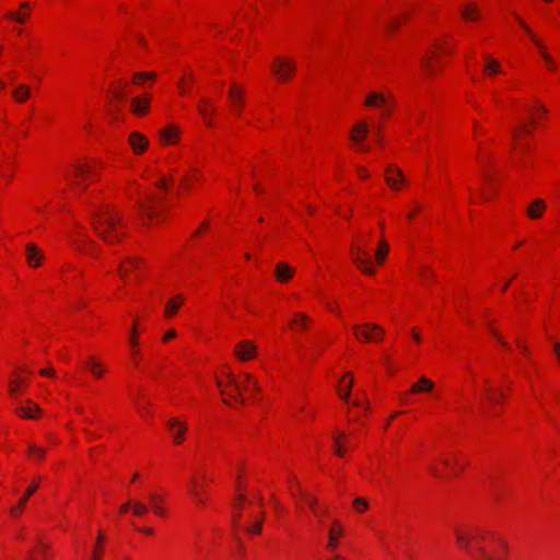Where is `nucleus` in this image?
Segmentation results:
<instances>
[{"instance_id":"1","label":"nucleus","mask_w":560,"mask_h":560,"mask_svg":"<svg viewBox=\"0 0 560 560\" xmlns=\"http://www.w3.org/2000/svg\"><path fill=\"white\" fill-rule=\"evenodd\" d=\"M91 221L96 235L109 245L118 243L124 236V218L109 206L93 210Z\"/></svg>"},{"instance_id":"2","label":"nucleus","mask_w":560,"mask_h":560,"mask_svg":"<svg viewBox=\"0 0 560 560\" xmlns=\"http://www.w3.org/2000/svg\"><path fill=\"white\" fill-rule=\"evenodd\" d=\"M30 385V380L21 374H16L15 377L9 383V392L12 397L18 400L15 413L24 419H33V410L31 407L32 400L26 399L25 404L20 400V397L25 393L26 387Z\"/></svg>"},{"instance_id":"3","label":"nucleus","mask_w":560,"mask_h":560,"mask_svg":"<svg viewBox=\"0 0 560 560\" xmlns=\"http://www.w3.org/2000/svg\"><path fill=\"white\" fill-rule=\"evenodd\" d=\"M271 69L279 81L285 82L291 79L292 74L295 72V62L288 59L277 58Z\"/></svg>"},{"instance_id":"4","label":"nucleus","mask_w":560,"mask_h":560,"mask_svg":"<svg viewBox=\"0 0 560 560\" xmlns=\"http://www.w3.org/2000/svg\"><path fill=\"white\" fill-rule=\"evenodd\" d=\"M352 258L354 264L366 275H373L375 269L372 267L371 259L361 246L353 248Z\"/></svg>"},{"instance_id":"5","label":"nucleus","mask_w":560,"mask_h":560,"mask_svg":"<svg viewBox=\"0 0 560 560\" xmlns=\"http://www.w3.org/2000/svg\"><path fill=\"white\" fill-rule=\"evenodd\" d=\"M385 180L393 189L396 190L399 189L400 185L406 183L402 172L394 165H389L386 168Z\"/></svg>"},{"instance_id":"6","label":"nucleus","mask_w":560,"mask_h":560,"mask_svg":"<svg viewBox=\"0 0 560 560\" xmlns=\"http://www.w3.org/2000/svg\"><path fill=\"white\" fill-rule=\"evenodd\" d=\"M167 428L173 435L174 443L180 444L187 431V425L184 422H179L176 418H171L167 421Z\"/></svg>"},{"instance_id":"7","label":"nucleus","mask_w":560,"mask_h":560,"mask_svg":"<svg viewBox=\"0 0 560 560\" xmlns=\"http://www.w3.org/2000/svg\"><path fill=\"white\" fill-rule=\"evenodd\" d=\"M217 384L220 387L222 395H229L230 397L238 399L241 402H244V398L242 397V389H249V383L246 382L244 383V386H242L232 374L229 375V386L234 388L235 395L226 393V390L222 388L221 381H218Z\"/></svg>"},{"instance_id":"8","label":"nucleus","mask_w":560,"mask_h":560,"mask_svg":"<svg viewBox=\"0 0 560 560\" xmlns=\"http://www.w3.org/2000/svg\"><path fill=\"white\" fill-rule=\"evenodd\" d=\"M235 355L242 361L250 360L256 355V347L252 341H242L235 347Z\"/></svg>"},{"instance_id":"9","label":"nucleus","mask_w":560,"mask_h":560,"mask_svg":"<svg viewBox=\"0 0 560 560\" xmlns=\"http://www.w3.org/2000/svg\"><path fill=\"white\" fill-rule=\"evenodd\" d=\"M229 98L235 113L238 115L244 105V90L233 84L229 90Z\"/></svg>"},{"instance_id":"10","label":"nucleus","mask_w":560,"mask_h":560,"mask_svg":"<svg viewBox=\"0 0 560 560\" xmlns=\"http://www.w3.org/2000/svg\"><path fill=\"white\" fill-rule=\"evenodd\" d=\"M129 144L136 154H141L147 150L149 141L144 135L136 131L130 133Z\"/></svg>"},{"instance_id":"11","label":"nucleus","mask_w":560,"mask_h":560,"mask_svg":"<svg viewBox=\"0 0 560 560\" xmlns=\"http://www.w3.org/2000/svg\"><path fill=\"white\" fill-rule=\"evenodd\" d=\"M342 533H343V528H342L341 523L339 521L335 520L328 529V544H327L328 549L334 550L337 548L338 537L341 536Z\"/></svg>"},{"instance_id":"12","label":"nucleus","mask_w":560,"mask_h":560,"mask_svg":"<svg viewBox=\"0 0 560 560\" xmlns=\"http://www.w3.org/2000/svg\"><path fill=\"white\" fill-rule=\"evenodd\" d=\"M150 107V97H135L131 101V112L138 116H142L148 113Z\"/></svg>"},{"instance_id":"13","label":"nucleus","mask_w":560,"mask_h":560,"mask_svg":"<svg viewBox=\"0 0 560 560\" xmlns=\"http://www.w3.org/2000/svg\"><path fill=\"white\" fill-rule=\"evenodd\" d=\"M140 268V261L137 258H128L126 262L118 266V272L124 281L128 280V273L138 270Z\"/></svg>"},{"instance_id":"14","label":"nucleus","mask_w":560,"mask_h":560,"mask_svg":"<svg viewBox=\"0 0 560 560\" xmlns=\"http://www.w3.org/2000/svg\"><path fill=\"white\" fill-rule=\"evenodd\" d=\"M294 270L293 268L288 265L287 262H279L276 266L275 276L278 281L280 282H287L293 277Z\"/></svg>"},{"instance_id":"15","label":"nucleus","mask_w":560,"mask_h":560,"mask_svg":"<svg viewBox=\"0 0 560 560\" xmlns=\"http://www.w3.org/2000/svg\"><path fill=\"white\" fill-rule=\"evenodd\" d=\"M518 21H520L521 25L525 28V31L528 33V35L530 37H533L536 46L540 49L542 58H544L545 62L547 63V66L552 70L556 69V62L553 61L551 56L545 51V47L541 45V43L534 37L532 31L528 28V26L522 20H518Z\"/></svg>"},{"instance_id":"16","label":"nucleus","mask_w":560,"mask_h":560,"mask_svg":"<svg viewBox=\"0 0 560 560\" xmlns=\"http://www.w3.org/2000/svg\"><path fill=\"white\" fill-rule=\"evenodd\" d=\"M434 388V383L429 380L428 377H420L419 381L413 384L410 388V393L418 394V393H431Z\"/></svg>"},{"instance_id":"17","label":"nucleus","mask_w":560,"mask_h":560,"mask_svg":"<svg viewBox=\"0 0 560 560\" xmlns=\"http://www.w3.org/2000/svg\"><path fill=\"white\" fill-rule=\"evenodd\" d=\"M368 323L363 325H354L353 326V332L358 340H364V341H374L373 332L374 330L368 329L366 326Z\"/></svg>"},{"instance_id":"18","label":"nucleus","mask_w":560,"mask_h":560,"mask_svg":"<svg viewBox=\"0 0 560 560\" xmlns=\"http://www.w3.org/2000/svg\"><path fill=\"white\" fill-rule=\"evenodd\" d=\"M387 98L378 92H371L366 100L365 105L370 107H383L386 105Z\"/></svg>"},{"instance_id":"19","label":"nucleus","mask_w":560,"mask_h":560,"mask_svg":"<svg viewBox=\"0 0 560 560\" xmlns=\"http://www.w3.org/2000/svg\"><path fill=\"white\" fill-rule=\"evenodd\" d=\"M33 493H35V483H32L28 487L25 495L19 501L18 505L11 508L10 513H11L12 516L16 517V516H19L22 513L23 508L25 506L28 497H31Z\"/></svg>"},{"instance_id":"20","label":"nucleus","mask_w":560,"mask_h":560,"mask_svg":"<svg viewBox=\"0 0 560 560\" xmlns=\"http://www.w3.org/2000/svg\"><path fill=\"white\" fill-rule=\"evenodd\" d=\"M546 208V203L541 199H536L533 201L527 209V214L532 219H538L542 214V211Z\"/></svg>"},{"instance_id":"21","label":"nucleus","mask_w":560,"mask_h":560,"mask_svg":"<svg viewBox=\"0 0 560 560\" xmlns=\"http://www.w3.org/2000/svg\"><path fill=\"white\" fill-rule=\"evenodd\" d=\"M184 298L182 295H176L171 299L165 305V316L173 317L178 311L179 306L183 304Z\"/></svg>"},{"instance_id":"22","label":"nucleus","mask_w":560,"mask_h":560,"mask_svg":"<svg viewBox=\"0 0 560 560\" xmlns=\"http://www.w3.org/2000/svg\"><path fill=\"white\" fill-rule=\"evenodd\" d=\"M178 135L179 130L174 126H168L160 131V137L165 144L175 142Z\"/></svg>"},{"instance_id":"23","label":"nucleus","mask_w":560,"mask_h":560,"mask_svg":"<svg viewBox=\"0 0 560 560\" xmlns=\"http://www.w3.org/2000/svg\"><path fill=\"white\" fill-rule=\"evenodd\" d=\"M462 16L466 21L478 20L480 16V11L475 3H468L464 7Z\"/></svg>"},{"instance_id":"24","label":"nucleus","mask_w":560,"mask_h":560,"mask_svg":"<svg viewBox=\"0 0 560 560\" xmlns=\"http://www.w3.org/2000/svg\"><path fill=\"white\" fill-rule=\"evenodd\" d=\"M369 131V127L365 122H360L353 127V135L351 139L355 142L362 141L365 139Z\"/></svg>"},{"instance_id":"25","label":"nucleus","mask_w":560,"mask_h":560,"mask_svg":"<svg viewBox=\"0 0 560 560\" xmlns=\"http://www.w3.org/2000/svg\"><path fill=\"white\" fill-rule=\"evenodd\" d=\"M131 512L135 516H144L149 512V505L138 500H131Z\"/></svg>"},{"instance_id":"26","label":"nucleus","mask_w":560,"mask_h":560,"mask_svg":"<svg viewBox=\"0 0 560 560\" xmlns=\"http://www.w3.org/2000/svg\"><path fill=\"white\" fill-rule=\"evenodd\" d=\"M150 500V506L152 508L153 512L159 516H164L165 512L162 505V498L158 494H151L149 497Z\"/></svg>"},{"instance_id":"27","label":"nucleus","mask_w":560,"mask_h":560,"mask_svg":"<svg viewBox=\"0 0 560 560\" xmlns=\"http://www.w3.org/2000/svg\"><path fill=\"white\" fill-rule=\"evenodd\" d=\"M264 512L260 513L259 518H254L252 524L245 525L243 528L248 534H260L262 528Z\"/></svg>"},{"instance_id":"28","label":"nucleus","mask_w":560,"mask_h":560,"mask_svg":"<svg viewBox=\"0 0 560 560\" xmlns=\"http://www.w3.org/2000/svg\"><path fill=\"white\" fill-rule=\"evenodd\" d=\"M455 535L458 547L464 550H469L471 537L459 529L455 530Z\"/></svg>"},{"instance_id":"29","label":"nucleus","mask_w":560,"mask_h":560,"mask_svg":"<svg viewBox=\"0 0 560 560\" xmlns=\"http://www.w3.org/2000/svg\"><path fill=\"white\" fill-rule=\"evenodd\" d=\"M388 244L385 241L380 242L378 248L375 253V258L378 264H382L388 254Z\"/></svg>"},{"instance_id":"30","label":"nucleus","mask_w":560,"mask_h":560,"mask_svg":"<svg viewBox=\"0 0 560 560\" xmlns=\"http://www.w3.org/2000/svg\"><path fill=\"white\" fill-rule=\"evenodd\" d=\"M156 78L154 72H137L133 75V83L143 85L145 80H153Z\"/></svg>"},{"instance_id":"31","label":"nucleus","mask_w":560,"mask_h":560,"mask_svg":"<svg viewBox=\"0 0 560 560\" xmlns=\"http://www.w3.org/2000/svg\"><path fill=\"white\" fill-rule=\"evenodd\" d=\"M308 322H310V318L305 314L298 313L294 315V318L291 322V325L300 327L301 329H306Z\"/></svg>"},{"instance_id":"32","label":"nucleus","mask_w":560,"mask_h":560,"mask_svg":"<svg viewBox=\"0 0 560 560\" xmlns=\"http://www.w3.org/2000/svg\"><path fill=\"white\" fill-rule=\"evenodd\" d=\"M30 89L25 85H20L13 91V96L18 102H24L30 96Z\"/></svg>"},{"instance_id":"33","label":"nucleus","mask_w":560,"mask_h":560,"mask_svg":"<svg viewBox=\"0 0 560 560\" xmlns=\"http://www.w3.org/2000/svg\"><path fill=\"white\" fill-rule=\"evenodd\" d=\"M485 58L487 60L485 71L490 75L498 73L500 71L499 62L494 59H490L488 56H486Z\"/></svg>"},{"instance_id":"34","label":"nucleus","mask_w":560,"mask_h":560,"mask_svg":"<svg viewBox=\"0 0 560 560\" xmlns=\"http://www.w3.org/2000/svg\"><path fill=\"white\" fill-rule=\"evenodd\" d=\"M86 365L88 368L91 370V372L93 373V375H95L96 377H101L103 372H104V369L102 368V365L100 363H97L93 358H90L86 362Z\"/></svg>"},{"instance_id":"35","label":"nucleus","mask_w":560,"mask_h":560,"mask_svg":"<svg viewBox=\"0 0 560 560\" xmlns=\"http://www.w3.org/2000/svg\"><path fill=\"white\" fill-rule=\"evenodd\" d=\"M189 492L192 494L194 499L200 503L203 504V499L201 497V492L198 491V482L195 478L190 479V488Z\"/></svg>"},{"instance_id":"36","label":"nucleus","mask_w":560,"mask_h":560,"mask_svg":"<svg viewBox=\"0 0 560 560\" xmlns=\"http://www.w3.org/2000/svg\"><path fill=\"white\" fill-rule=\"evenodd\" d=\"M365 327L368 329L374 330V332H373L374 341H380L383 338L384 330L382 329L381 326L373 324V323H368Z\"/></svg>"},{"instance_id":"37","label":"nucleus","mask_w":560,"mask_h":560,"mask_svg":"<svg viewBox=\"0 0 560 560\" xmlns=\"http://www.w3.org/2000/svg\"><path fill=\"white\" fill-rule=\"evenodd\" d=\"M303 499L305 500L310 509L313 511V513L317 514V498L310 493H303Z\"/></svg>"},{"instance_id":"38","label":"nucleus","mask_w":560,"mask_h":560,"mask_svg":"<svg viewBox=\"0 0 560 560\" xmlns=\"http://www.w3.org/2000/svg\"><path fill=\"white\" fill-rule=\"evenodd\" d=\"M353 508L357 512L362 513L369 509V502L363 498H355L353 500Z\"/></svg>"},{"instance_id":"39","label":"nucleus","mask_w":560,"mask_h":560,"mask_svg":"<svg viewBox=\"0 0 560 560\" xmlns=\"http://www.w3.org/2000/svg\"><path fill=\"white\" fill-rule=\"evenodd\" d=\"M85 173H93V168L92 166L90 165H86V166H81V165H78L74 167V177L75 178H82L84 176Z\"/></svg>"},{"instance_id":"40","label":"nucleus","mask_w":560,"mask_h":560,"mask_svg":"<svg viewBox=\"0 0 560 560\" xmlns=\"http://www.w3.org/2000/svg\"><path fill=\"white\" fill-rule=\"evenodd\" d=\"M490 332L495 337L504 348H509V343L502 338L498 330L492 327V322L487 323Z\"/></svg>"},{"instance_id":"41","label":"nucleus","mask_w":560,"mask_h":560,"mask_svg":"<svg viewBox=\"0 0 560 560\" xmlns=\"http://www.w3.org/2000/svg\"><path fill=\"white\" fill-rule=\"evenodd\" d=\"M343 434H339L334 439L335 452L337 455L342 456L345 453V447L341 445L340 439L343 438Z\"/></svg>"},{"instance_id":"42","label":"nucleus","mask_w":560,"mask_h":560,"mask_svg":"<svg viewBox=\"0 0 560 560\" xmlns=\"http://www.w3.org/2000/svg\"><path fill=\"white\" fill-rule=\"evenodd\" d=\"M235 512L232 515V525L234 527L240 526V517L243 506L240 508V504H234Z\"/></svg>"},{"instance_id":"43","label":"nucleus","mask_w":560,"mask_h":560,"mask_svg":"<svg viewBox=\"0 0 560 560\" xmlns=\"http://www.w3.org/2000/svg\"><path fill=\"white\" fill-rule=\"evenodd\" d=\"M245 382L249 383V389H253L255 392H259L260 387L257 383V381L249 374L244 375Z\"/></svg>"},{"instance_id":"44","label":"nucleus","mask_w":560,"mask_h":560,"mask_svg":"<svg viewBox=\"0 0 560 560\" xmlns=\"http://www.w3.org/2000/svg\"><path fill=\"white\" fill-rule=\"evenodd\" d=\"M345 384V393H342L341 390H339V395L340 397L343 399V400H348L349 397H350V392H351V388H352V380H350L349 382L347 383H343Z\"/></svg>"},{"instance_id":"45","label":"nucleus","mask_w":560,"mask_h":560,"mask_svg":"<svg viewBox=\"0 0 560 560\" xmlns=\"http://www.w3.org/2000/svg\"><path fill=\"white\" fill-rule=\"evenodd\" d=\"M327 514H328V508L322 506V508H317V514H314V515L318 518L319 523H323V517Z\"/></svg>"},{"instance_id":"46","label":"nucleus","mask_w":560,"mask_h":560,"mask_svg":"<svg viewBox=\"0 0 560 560\" xmlns=\"http://www.w3.org/2000/svg\"><path fill=\"white\" fill-rule=\"evenodd\" d=\"M27 258L31 266H33V259L35 258V245L30 244L27 246Z\"/></svg>"},{"instance_id":"47","label":"nucleus","mask_w":560,"mask_h":560,"mask_svg":"<svg viewBox=\"0 0 560 560\" xmlns=\"http://www.w3.org/2000/svg\"><path fill=\"white\" fill-rule=\"evenodd\" d=\"M139 206L147 212V214L150 219H152L156 215V212L152 208L144 207L141 202H139Z\"/></svg>"},{"instance_id":"48","label":"nucleus","mask_w":560,"mask_h":560,"mask_svg":"<svg viewBox=\"0 0 560 560\" xmlns=\"http://www.w3.org/2000/svg\"><path fill=\"white\" fill-rule=\"evenodd\" d=\"M103 540H104V535L102 534V532H100L98 536H97V540H96L95 552H98V553L102 552V548L100 547V545L103 542Z\"/></svg>"},{"instance_id":"49","label":"nucleus","mask_w":560,"mask_h":560,"mask_svg":"<svg viewBox=\"0 0 560 560\" xmlns=\"http://www.w3.org/2000/svg\"><path fill=\"white\" fill-rule=\"evenodd\" d=\"M27 14L22 13V11L18 13H11L10 16L15 19L18 22L22 23Z\"/></svg>"},{"instance_id":"50","label":"nucleus","mask_w":560,"mask_h":560,"mask_svg":"<svg viewBox=\"0 0 560 560\" xmlns=\"http://www.w3.org/2000/svg\"><path fill=\"white\" fill-rule=\"evenodd\" d=\"M206 103H207L206 100L201 101V105L199 106V113L207 119L209 110L205 106Z\"/></svg>"},{"instance_id":"51","label":"nucleus","mask_w":560,"mask_h":560,"mask_svg":"<svg viewBox=\"0 0 560 560\" xmlns=\"http://www.w3.org/2000/svg\"><path fill=\"white\" fill-rule=\"evenodd\" d=\"M114 97L118 101H122L125 98V92L121 89L114 91Z\"/></svg>"},{"instance_id":"52","label":"nucleus","mask_w":560,"mask_h":560,"mask_svg":"<svg viewBox=\"0 0 560 560\" xmlns=\"http://www.w3.org/2000/svg\"><path fill=\"white\" fill-rule=\"evenodd\" d=\"M175 337H176V331L172 329V330H168V331L164 335L163 340H164V341H167V340L173 339V338H175Z\"/></svg>"},{"instance_id":"53","label":"nucleus","mask_w":560,"mask_h":560,"mask_svg":"<svg viewBox=\"0 0 560 560\" xmlns=\"http://www.w3.org/2000/svg\"><path fill=\"white\" fill-rule=\"evenodd\" d=\"M37 373L43 376H51V375H54V370L52 369H43V370L38 371Z\"/></svg>"},{"instance_id":"54","label":"nucleus","mask_w":560,"mask_h":560,"mask_svg":"<svg viewBox=\"0 0 560 560\" xmlns=\"http://www.w3.org/2000/svg\"><path fill=\"white\" fill-rule=\"evenodd\" d=\"M129 510H131V500H130V501H127L126 503H124V504L120 506V512H121V513H126V512H128Z\"/></svg>"},{"instance_id":"55","label":"nucleus","mask_w":560,"mask_h":560,"mask_svg":"<svg viewBox=\"0 0 560 560\" xmlns=\"http://www.w3.org/2000/svg\"><path fill=\"white\" fill-rule=\"evenodd\" d=\"M236 501H237V502H236L235 504H240V508H241V506H243V504L245 503L246 498H245V495H244L243 493H241V494H238V495L236 497Z\"/></svg>"},{"instance_id":"56","label":"nucleus","mask_w":560,"mask_h":560,"mask_svg":"<svg viewBox=\"0 0 560 560\" xmlns=\"http://www.w3.org/2000/svg\"><path fill=\"white\" fill-rule=\"evenodd\" d=\"M70 185L81 190L85 188L84 186L81 185L80 180L77 179L70 180Z\"/></svg>"},{"instance_id":"57","label":"nucleus","mask_w":560,"mask_h":560,"mask_svg":"<svg viewBox=\"0 0 560 560\" xmlns=\"http://www.w3.org/2000/svg\"><path fill=\"white\" fill-rule=\"evenodd\" d=\"M130 341L132 345H136L137 343V337H136V325H133L132 327V331L130 334Z\"/></svg>"},{"instance_id":"58","label":"nucleus","mask_w":560,"mask_h":560,"mask_svg":"<svg viewBox=\"0 0 560 560\" xmlns=\"http://www.w3.org/2000/svg\"><path fill=\"white\" fill-rule=\"evenodd\" d=\"M158 187L160 188H163L165 190H167V186H166V178L163 177L158 184H156Z\"/></svg>"},{"instance_id":"59","label":"nucleus","mask_w":560,"mask_h":560,"mask_svg":"<svg viewBox=\"0 0 560 560\" xmlns=\"http://www.w3.org/2000/svg\"><path fill=\"white\" fill-rule=\"evenodd\" d=\"M399 26V22L393 20L389 25L386 26V30L389 31L390 28H397Z\"/></svg>"},{"instance_id":"60","label":"nucleus","mask_w":560,"mask_h":560,"mask_svg":"<svg viewBox=\"0 0 560 560\" xmlns=\"http://www.w3.org/2000/svg\"><path fill=\"white\" fill-rule=\"evenodd\" d=\"M423 67L427 71L432 72L433 68L428 60H423Z\"/></svg>"},{"instance_id":"61","label":"nucleus","mask_w":560,"mask_h":560,"mask_svg":"<svg viewBox=\"0 0 560 560\" xmlns=\"http://www.w3.org/2000/svg\"><path fill=\"white\" fill-rule=\"evenodd\" d=\"M553 351H555V354L558 357V354L560 353V343L559 342L553 343Z\"/></svg>"},{"instance_id":"62","label":"nucleus","mask_w":560,"mask_h":560,"mask_svg":"<svg viewBox=\"0 0 560 560\" xmlns=\"http://www.w3.org/2000/svg\"><path fill=\"white\" fill-rule=\"evenodd\" d=\"M430 471L432 472V475H433V476H435V477H441V474H440V471L438 470V468H435V467H433V466H432V467H430Z\"/></svg>"},{"instance_id":"63","label":"nucleus","mask_w":560,"mask_h":560,"mask_svg":"<svg viewBox=\"0 0 560 560\" xmlns=\"http://www.w3.org/2000/svg\"><path fill=\"white\" fill-rule=\"evenodd\" d=\"M140 530H141L142 533H144V534H149V535L153 533V529H152V528H150V527L140 528Z\"/></svg>"},{"instance_id":"64","label":"nucleus","mask_w":560,"mask_h":560,"mask_svg":"<svg viewBox=\"0 0 560 560\" xmlns=\"http://www.w3.org/2000/svg\"><path fill=\"white\" fill-rule=\"evenodd\" d=\"M329 560H346L343 557L339 556V555H336L334 556L331 559Z\"/></svg>"}]
</instances>
